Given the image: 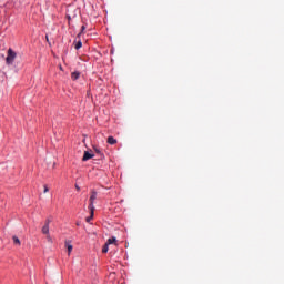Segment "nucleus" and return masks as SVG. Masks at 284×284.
Masks as SVG:
<instances>
[{
  "instance_id": "f257e3e1",
  "label": "nucleus",
  "mask_w": 284,
  "mask_h": 284,
  "mask_svg": "<svg viewBox=\"0 0 284 284\" xmlns=\"http://www.w3.org/2000/svg\"><path fill=\"white\" fill-rule=\"evenodd\" d=\"M14 59H17V52H14V50H12V49H8L6 64L12 65V63H14Z\"/></svg>"
},
{
  "instance_id": "f03ea898",
  "label": "nucleus",
  "mask_w": 284,
  "mask_h": 284,
  "mask_svg": "<svg viewBox=\"0 0 284 284\" xmlns=\"http://www.w3.org/2000/svg\"><path fill=\"white\" fill-rule=\"evenodd\" d=\"M90 204H89V210L90 212H92V214L94 213V201H97V191H91V196L89 199Z\"/></svg>"
},
{
  "instance_id": "7ed1b4c3",
  "label": "nucleus",
  "mask_w": 284,
  "mask_h": 284,
  "mask_svg": "<svg viewBox=\"0 0 284 284\" xmlns=\"http://www.w3.org/2000/svg\"><path fill=\"white\" fill-rule=\"evenodd\" d=\"M90 159H94V154H92V153H90L88 151H84L82 161H90Z\"/></svg>"
},
{
  "instance_id": "20e7f679",
  "label": "nucleus",
  "mask_w": 284,
  "mask_h": 284,
  "mask_svg": "<svg viewBox=\"0 0 284 284\" xmlns=\"http://www.w3.org/2000/svg\"><path fill=\"white\" fill-rule=\"evenodd\" d=\"M42 234H50V226L48 224H44L41 230Z\"/></svg>"
},
{
  "instance_id": "39448f33",
  "label": "nucleus",
  "mask_w": 284,
  "mask_h": 284,
  "mask_svg": "<svg viewBox=\"0 0 284 284\" xmlns=\"http://www.w3.org/2000/svg\"><path fill=\"white\" fill-rule=\"evenodd\" d=\"M65 247L68 248V254L70 255L73 250L72 243L70 241H65Z\"/></svg>"
},
{
  "instance_id": "423d86ee",
  "label": "nucleus",
  "mask_w": 284,
  "mask_h": 284,
  "mask_svg": "<svg viewBox=\"0 0 284 284\" xmlns=\"http://www.w3.org/2000/svg\"><path fill=\"white\" fill-rule=\"evenodd\" d=\"M79 77H81V73L78 71H74L71 73L72 81H77L79 79Z\"/></svg>"
},
{
  "instance_id": "0eeeda50",
  "label": "nucleus",
  "mask_w": 284,
  "mask_h": 284,
  "mask_svg": "<svg viewBox=\"0 0 284 284\" xmlns=\"http://www.w3.org/2000/svg\"><path fill=\"white\" fill-rule=\"evenodd\" d=\"M106 143H109V145H116V139H114V136H109Z\"/></svg>"
},
{
  "instance_id": "6e6552de",
  "label": "nucleus",
  "mask_w": 284,
  "mask_h": 284,
  "mask_svg": "<svg viewBox=\"0 0 284 284\" xmlns=\"http://www.w3.org/2000/svg\"><path fill=\"white\" fill-rule=\"evenodd\" d=\"M12 241H13L14 245H21V240H19V239L17 237V235H13V236H12Z\"/></svg>"
},
{
  "instance_id": "1a4fd4ad",
  "label": "nucleus",
  "mask_w": 284,
  "mask_h": 284,
  "mask_svg": "<svg viewBox=\"0 0 284 284\" xmlns=\"http://www.w3.org/2000/svg\"><path fill=\"white\" fill-rule=\"evenodd\" d=\"M113 243H116V237H111L106 241V245H112Z\"/></svg>"
},
{
  "instance_id": "9d476101",
  "label": "nucleus",
  "mask_w": 284,
  "mask_h": 284,
  "mask_svg": "<svg viewBox=\"0 0 284 284\" xmlns=\"http://www.w3.org/2000/svg\"><path fill=\"white\" fill-rule=\"evenodd\" d=\"M109 250H110L109 244L105 243V244L103 245V247H102V253H103V254H108V251H109Z\"/></svg>"
},
{
  "instance_id": "9b49d317",
  "label": "nucleus",
  "mask_w": 284,
  "mask_h": 284,
  "mask_svg": "<svg viewBox=\"0 0 284 284\" xmlns=\"http://www.w3.org/2000/svg\"><path fill=\"white\" fill-rule=\"evenodd\" d=\"M81 48H83V42L78 41V42L75 43V50H81Z\"/></svg>"
},
{
  "instance_id": "f8f14e48",
  "label": "nucleus",
  "mask_w": 284,
  "mask_h": 284,
  "mask_svg": "<svg viewBox=\"0 0 284 284\" xmlns=\"http://www.w3.org/2000/svg\"><path fill=\"white\" fill-rule=\"evenodd\" d=\"M91 212V215L89 217L85 219L87 223H90L92 221V219H94V213Z\"/></svg>"
},
{
  "instance_id": "ddd939ff",
  "label": "nucleus",
  "mask_w": 284,
  "mask_h": 284,
  "mask_svg": "<svg viewBox=\"0 0 284 284\" xmlns=\"http://www.w3.org/2000/svg\"><path fill=\"white\" fill-rule=\"evenodd\" d=\"M52 223V217H48L44 222V225H49Z\"/></svg>"
},
{
  "instance_id": "4468645a",
  "label": "nucleus",
  "mask_w": 284,
  "mask_h": 284,
  "mask_svg": "<svg viewBox=\"0 0 284 284\" xmlns=\"http://www.w3.org/2000/svg\"><path fill=\"white\" fill-rule=\"evenodd\" d=\"M47 192H50V189H48V185H44V194H47Z\"/></svg>"
},
{
  "instance_id": "2eb2a0df",
  "label": "nucleus",
  "mask_w": 284,
  "mask_h": 284,
  "mask_svg": "<svg viewBox=\"0 0 284 284\" xmlns=\"http://www.w3.org/2000/svg\"><path fill=\"white\" fill-rule=\"evenodd\" d=\"M75 189H77L78 192L81 191V187L79 185H77V184H75Z\"/></svg>"
},
{
  "instance_id": "dca6fc26",
  "label": "nucleus",
  "mask_w": 284,
  "mask_h": 284,
  "mask_svg": "<svg viewBox=\"0 0 284 284\" xmlns=\"http://www.w3.org/2000/svg\"><path fill=\"white\" fill-rule=\"evenodd\" d=\"M48 241H52V237H50V234L47 235Z\"/></svg>"
},
{
  "instance_id": "f3484780",
  "label": "nucleus",
  "mask_w": 284,
  "mask_h": 284,
  "mask_svg": "<svg viewBox=\"0 0 284 284\" xmlns=\"http://www.w3.org/2000/svg\"><path fill=\"white\" fill-rule=\"evenodd\" d=\"M85 30V26L81 27V32H83Z\"/></svg>"
},
{
  "instance_id": "a211bd4d",
  "label": "nucleus",
  "mask_w": 284,
  "mask_h": 284,
  "mask_svg": "<svg viewBox=\"0 0 284 284\" xmlns=\"http://www.w3.org/2000/svg\"><path fill=\"white\" fill-rule=\"evenodd\" d=\"M70 19H71L70 16H68V20H69V21H70Z\"/></svg>"
},
{
  "instance_id": "6ab92c4d",
  "label": "nucleus",
  "mask_w": 284,
  "mask_h": 284,
  "mask_svg": "<svg viewBox=\"0 0 284 284\" xmlns=\"http://www.w3.org/2000/svg\"><path fill=\"white\" fill-rule=\"evenodd\" d=\"M95 152H98V153H99L100 151L95 149Z\"/></svg>"
}]
</instances>
